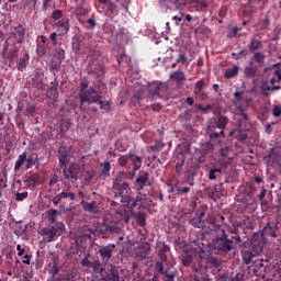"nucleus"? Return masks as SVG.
Listing matches in <instances>:
<instances>
[{
	"mask_svg": "<svg viewBox=\"0 0 281 281\" xmlns=\"http://www.w3.org/2000/svg\"><path fill=\"white\" fill-rule=\"evenodd\" d=\"M79 109L80 111H85V104H100V109L102 111H110L111 101L104 102L102 100V91L95 89L94 87H89V81L87 79H82L79 83Z\"/></svg>",
	"mask_w": 281,
	"mask_h": 281,
	"instance_id": "nucleus-1",
	"label": "nucleus"
},
{
	"mask_svg": "<svg viewBox=\"0 0 281 281\" xmlns=\"http://www.w3.org/2000/svg\"><path fill=\"white\" fill-rule=\"evenodd\" d=\"M215 235L216 237L212 240V245L217 256H227V254L236 247V243H240V236L237 235L229 238V235H226L221 226L216 227ZM234 240H236V243H234Z\"/></svg>",
	"mask_w": 281,
	"mask_h": 281,
	"instance_id": "nucleus-2",
	"label": "nucleus"
},
{
	"mask_svg": "<svg viewBox=\"0 0 281 281\" xmlns=\"http://www.w3.org/2000/svg\"><path fill=\"white\" fill-rule=\"evenodd\" d=\"M124 179H131L128 172L119 171L115 178L112 180V191L115 199H119L121 203L131 204V194H133V190L131 189V184Z\"/></svg>",
	"mask_w": 281,
	"mask_h": 281,
	"instance_id": "nucleus-3",
	"label": "nucleus"
},
{
	"mask_svg": "<svg viewBox=\"0 0 281 281\" xmlns=\"http://www.w3.org/2000/svg\"><path fill=\"white\" fill-rule=\"evenodd\" d=\"M65 232V224L63 222H57L56 224H49L40 231L41 236L46 240V243H54L56 238H60V235Z\"/></svg>",
	"mask_w": 281,
	"mask_h": 281,
	"instance_id": "nucleus-4",
	"label": "nucleus"
},
{
	"mask_svg": "<svg viewBox=\"0 0 281 281\" xmlns=\"http://www.w3.org/2000/svg\"><path fill=\"white\" fill-rule=\"evenodd\" d=\"M268 267L269 257L257 256L248 269L249 271H252L254 276L257 278H265Z\"/></svg>",
	"mask_w": 281,
	"mask_h": 281,
	"instance_id": "nucleus-5",
	"label": "nucleus"
},
{
	"mask_svg": "<svg viewBox=\"0 0 281 281\" xmlns=\"http://www.w3.org/2000/svg\"><path fill=\"white\" fill-rule=\"evenodd\" d=\"M64 178L76 183L82 177V167L79 164H71L69 167L64 168Z\"/></svg>",
	"mask_w": 281,
	"mask_h": 281,
	"instance_id": "nucleus-6",
	"label": "nucleus"
},
{
	"mask_svg": "<svg viewBox=\"0 0 281 281\" xmlns=\"http://www.w3.org/2000/svg\"><path fill=\"white\" fill-rule=\"evenodd\" d=\"M90 11L91 10L89 9V3H87V1L82 0L81 3L77 4L75 9V16L81 25L87 23V16H89Z\"/></svg>",
	"mask_w": 281,
	"mask_h": 281,
	"instance_id": "nucleus-7",
	"label": "nucleus"
},
{
	"mask_svg": "<svg viewBox=\"0 0 281 281\" xmlns=\"http://www.w3.org/2000/svg\"><path fill=\"white\" fill-rule=\"evenodd\" d=\"M277 225H271L270 223H267L266 227L261 232L255 233L252 238H256V236H260L261 240L263 243H267L269 238H277Z\"/></svg>",
	"mask_w": 281,
	"mask_h": 281,
	"instance_id": "nucleus-8",
	"label": "nucleus"
},
{
	"mask_svg": "<svg viewBox=\"0 0 281 281\" xmlns=\"http://www.w3.org/2000/svg\"><path fill=\"white\" fill-rule=\"evenodd\" d=\"M13 48L9 49L5 55H2V59L4 65L8 67H12V63H16L19 60V52H21V46H18L19 43L12 42Z\"/></svg>",
	"mask_w": 281,
	"mask_h": 281,
	"instance_id": "nucleus-9",
	"label": "nucleus"
},
{
	"mask_svg": "<svg viewBox=\"0 0 281 281\" xmlns=\"http://www.w3.org/2000/svg\"><path fill=\"white\" fill-rule=\"evenodd\" d=\"M150 175L146 171H139L134 186L136 188V192H142V190H144V188H146V186H148V188H150V186H153V182H150Z\"/></svg>",
	"mask_w": 281,
	"mask_h": 281,
	"instance_id": "nucleus-10",
	"label": "nucleus"
},
{
	"mask_svg": "<svg viewBox=\"0 0 281 281\" xmlns=\"http://www.w3.org/2000/svg\"><path fill=\"white\" fill-rule=\"evenodd\" d=\"M103 227L109 234H120L122 232V227H124V223H122V215L119 220L105 221L103 223Z\"/></svg>",
	"mask_w": 281,
	"mask_h": 281,
	"instance_id": "nucleus-11",
	"label": "nucleus"
},
{
	"mask_svg": "<svg viewBox=\"0 0 281 281\" xmlns=\"http://www.w3.org/2000/svg\"><path fill=\"white\" fill-rule=\"evenodd\" d=\"M166 91V85L162 82L154 81L149 83V98L151 100H159V98H164L161 93Z\"/></svg>",
	"mask_w": 281,
	"mask_h": 281,
	"instance_id": "nucleus-12",
	"label": "nucleus"
},
{
	"mask_svg": "<svg viewBox=\"0 0 281 281\" xmlns=\"http://www.w3.org/2000/svg\"><path fill=\"white\" fill-rule=\"evenodd\" d=\"M159 3L162 5V10L165 12H172V10H179V8H183L188 0H160Z\"/></svg>",
	"mask_w": 281,
	"mask_h": 281,
	"instance_id": "nucleus-13",
	"label": "nucleus"
},
{
	"mask_svg": "<svg viewBox=\"0 0 281 281\" xmlns=\"http://www.w3.org/2000/svg\"><path fill=\"white\" fill-rule=\"evenodd\" d=\"M128 157L133 166V171H125V172H127V177H130V179H133V177H135V172L142 169L143 160L140 156H137L133 153H128Z\"/></svg>",
	"mask_w": 281,
	"mask_h": 281,
	"instance_id": "nucleus-14",
	"label": "nucleus"
},
{
	"mask_svg": "<svg viewBox=\"0 0 281 281\" xmlns=\"http://www.w3.org/2000/svg\"><path fill=\"white\" fill-rule=\"evenodd\" d=\"M9 38H13L12 43H18L21 45L23 43V40L25 38V27H23V24H19L14 27V32H11L9 34Z\"/></svg>",
	"mask_w": 281,
	"mask_h": 281,
	"instance_id": "nucleus-15",
	"label": "nucleus"
},
{
	"mask_svg": "<svg viewBox=\"0 0 281 281\" xmlns=\"http://www.w3.org/2000/svg\"><path fill=\"white\" fill-rule=\"evenodd\" d=\"M113 251H115V245L111 244L108 246H102L99 250L98 254L101 256V259L103 262H109L111 258H113Z\"/></svg>",
	"mask_w": 281,
	"mask_h": 281,
	"instance_id": "nucleus-16",
	"label": "nucleus"
},
{
	"mask_svg": "<svg viewBox=\"0 0 281 281\" xmlns=\"http://www.w3.org/2000/svg\"><path fill=\"white\" fill-rule=\"evenodd\" d=\"M205 216V209L204 206H201L199 210V214H196L193 218L189 221V223L192 225V227H196L198 229H201L205 226V222L203 221V217Z\"/></svg>",
	"mask_w": 281,
	"mask_h": 281,
	"instance_id": "nucleus-17",
	"label": "nucleus"
},
{
	"mask_svg": "<svg viewBox=\"0 0 281 281\" xmlns=\"http://www.w3.org/2000/svg\"><path fill=\"white\" fill-rule=\"evenodd\" d=\"M80 205L82 206V210L89 214H100V206H98V202L95 201L87 202L82 200Z\"/></svg>",
	"mask_w": 281,
	"mask_h": 281,
	"instance_id": "nucleus-18",
	"label": "nucleus"
},
{
	"mask_svg": "<svg viewBox=\"0 0 281 281\" xmlns=\"http://www.w3.org/2000/svg\"><path fill=\"white\" fill-rule=\"evenodd\" d=\"M100 167L102 169L99 173V179H108V177H111V161L106 160L104 162H101Z\"/></svg>",
	"mask_w": 281,
	"mask_h": 281,
	"instance_id": "nucleus-19",
	"label": "nucleus"
},
{
	"mask_svg": "<svg viewBox=\"0 0 281 281\" xmlns=\"http://www.w3.org/2000/svg\"><path fill=\"white\" fill-rule=\"evenodd\" d=\"M169 78L177 85H183V82H186V72H183V70H176L170 74Z\"/></svg>",
	"mask_w": 281,
	"mask_h": 281,
	"instance_id": "nucleus-20",
	"label": "nucleus"
},
{
	"mask_svg": "<svg viewBox=\"0 0 281 281\" xmlns=\"http://www.w3.org/2000/svg\"><path fill=\"white\" fill-rule=\"evenodd\" d=\"M241 258H243L244 265H246L249 269V266L254 263V261L256 260V258H258V256H256L252 251L244 250L241 252Z\"/></svg>",
	"mask_w": 281,
	"mask_h": 281,
	"instance_id": "nucleus-21",
	"label": "nucleus"
},
{
	"mask_svg": "<svg viewBox=\"0 0 281 281\" xmlns=\"http://www.w3.org/2000/svg\"><path fill=\"white\" fill-rule=\"evenodd\" d=\"M237 124L239 128H243V126H247L249 124V115L243 111V108H239V113H237Z\"/></svg>",
	"mask_w": 281,
	"mask_h": 281,
	"instance_id": "nucleus-22",
	"label": "nucleus"
},
{
	"mask_svg": "<svg viewBox=\"0 0 281 281\" xmlns=\"http://www.w3.org/2000/svg\"><path fill=\"white\" fill-rule=\"evenodd\" d=\"M146 195L142 194V191H137L136 198L131 195V203H125V205H131V207H139L142 206V201H144Z\"/></svg>",
	"mask_w": 281,
	"mask_h": 281,
	"instance_id": "nucleus-23",
	"label": "nucleus"
},
{
	"mask_svg": "<svg viewBox=\"0 0 281 281\" xmlns=\"http://www.w3.org/2000/svg\"><path fill=\"white\" fill-rule=\"evenodd\" d=\"M58 159L61 168H67V165L69 164V153L65 149H58Z\"/></svg>",
	"mask_w": 281,
	"mask_h": 281,
	"instance_id": "nucleus-24",
	"label": "nucleus"
},
{
	"mask_svg": "<svg viewBox=\"0 0 281 281\" xmlns=\"http://www.w3.org/2000/svg\"><path fill=\"white\" fill-rule=\"evenodd\" d=\"M234 161V158H221L218 160V170L220 172H227V169L229 168V165Z\"/></svg>",
	"mask_w": 281,
	"mask_h": 281,
	"instance_id": "nucleus-25",
	"label": "nucleus"
},
{
	"mask_svg": "<svg viewBox=\"0 0 281 281\" xmlns=\"http://www.w3.org/2000/svg\"><path fill=\"white\" fill-rule=\"evenodd\" d=\"M193 280L194 281H210V279H207V274L205 273V270L202 268H198L194 270Z\"/></svg>",
	"mask_w": 281,
	"mask_h": 281,
	"instance_id": "nucleus-26",
	"label": "nucleus"
},
{
	"mask_svg": "<svg viewBox=\"0 0 281 281\" xmlns=\"http://www.w3.org/2000/svg\"><path fill=\"white\" fill-rule=\"evenodd\" d=\"M86 54H88V56H93V58H99L100 48L98 47V44L94 42V44L88 45Z\"/></svg>",
	"mask_w": 281,
	"mask_h": 281,
	"instance_id": "nucleus-27",
	"label": "nucleus"
},
{
	"mask_svg": "<svg viewBox=\"0 0 281 281\" xmlns=\"http://www.w3.org/2000/svg\"><path fill=\"white\" fill-rule=\"evenodd\" d=\"M190 3L195 8L196 12H203L207 8L205 0H191Z\"/></svg>",
	"mask_w": 281,
	"mask_h": 281,
	"instance_id": "nucleus-28",
	"label": "nucleus"
},
{
	"mask_svg": "<svg viewBox=\"0 0 281 281\" xmlns=\"http://www.w3.org/2000/svg\"><path fill=\"white\" fill-rule=\"evenodd\" d=\"M89 74L97 76L99 82H102V78H104V66L97 65L93 70H90Z\"/></svg>",
	"mask_w": 281,
	"mask_h": 281,
	"instance_id": "nucleus-29",
	"label": "nucleus"
},
{
	"mask_svg": "<svg viewBox=\"0 0 281 281\" xmlns=\"http://www.w3.org/2000/svg\"><path fill=\"white\" fill-rule=\"evenodd\" d=\"M148 254H150V247L148 245H139L137 256L142 258V260H146L148 258Z\"/></svg>",
	"mask_w": 281,
	"mask_h": 281,
	"instance_id": "nucleus-30",
	"label": "nucleus"
},
{
	"mask_svg": "<svg viewBox=\"0 0 281 281\" xmlns=\"http://www.w3.org/2000/svg\"><path fill=\"white\" fill-rule=\"evenodd\" d=\"M57 27H59V32H61V34H67V32H69V19L63 18L59 20L57 22Z\"/></svg>",
	"mask_w": 281,
	"mask_h": 281,
	"instance_id": "nucleus-31",
	"label": "nucleus"
},
{
	"mask_svg": "<svg viewBox=\"0 0 281 281\" xmlns=\"http://www.w3.org/2000/svg\"><path fill=\"white\" fill-rule=\"evenodd\" d=\"M215 122H217V126L220 131H225V128L227 127V124H229V119H227V116L225 115H218L215 119Z\"/></svg>",
	"mask_w": 281,
	"mask_h": 281,
	"instance_id": "nucleus-32",
	"label": "nucleus"
},
{
	"mask_svg": "<svg viewBox=\"0 0 281 281\" xmlns=\"http://www.w3.org/2000/svg\"><path fill=\"white\" fill-rule=\"evenodd\" d=\"M27 63H30V54H27V52H25L23 54V58L19 60L18 63V70L19 71H23L25 69V67H27Z\"/></svg>",
	"mask_w": 281,
	"mask_h": 281,
	"instance_id": "nucleus-33",
	"label": "nucleus"
},
{
	"mask_svg": "<svg viewBox=\"0 0 281 281\" xmlns=\"http://www.w3.org/2000/svg\"><path fill=\"white\" fill-rule=\"evenodd\" d=\"M26 160H27V153L24 151L22 155L18 157V160L15 161V165H14V171L19 172V170H21V167L23 166V164H25Z\"/></svg>",
	"mask_w": 281,
	"mask_h": 281,
	"instance_id": "nucleus-34",
	"label": "nucleus"
},
{
	"mask_svg": "<svg viewBox=\"0 0 281 281\" xmlns=\"http://www.w3.org/2000/svg\"><path fill=\"white\" fill-rule=\"evenodd\" d=\"M249 52H258V49H262V42L260 40L252 38L248 45Z\"/></svg>",
	"mask_w": 281,
	"mask_h": 281,
	"instance_id": "nucleus-35",
	"label": "nucleus"
},
{
	"mask_svg": "<svg viewBox=\"0 0 281 281\" xmlns=\"http://www.w3.org/2000/svg\"><path fill=\"white\" fill-rule=\"evenodd\" d=\"M31 80L35 89H43V77L40 72H35Z\"/></svg>",
	"mask_w": 281,
	"mask_h": 281,
	"instance_id": "nucleus-36",
	"label": "nucleus"
},
{
	"mask_svg": "<svg viewBox=\"0 0 281 281\" xmlns=\"http://www.w3.org/2000/svg\"><path fill=\"white\" fill-rule=\"evenodd\" d=\"M218 175H223L218 167L211 168L207 173V179L214 181L215 179H218Z\"/></svg>",
	"mask_w": 281,
	"mask_h": 281,
	"instance_id": "nucleus-37",
	"label": "nucleus"
},
{
	"mask_svg": "<svg viewBox=\"0 0 281 281\" xmlns=\"http://www.w3.org/2000/svg\"><path fill=\"white\" fill-rule=\"evenodd\" d=\"M240 70V67L238 66H234L233 68H228L226 71H225V78L227 80L234 78L235 76H238V71Z\"/></svg>",
	"mask_w": 281,
	"mask_h": 281,
	"instance_id": "nucleus-38",
	"label": "nucleus"
},
{
	"mask_svg": "<svg viewBox=\"0 0 281 281\" xmlns=\"http://www.w3.org/2000/svg\"><path fill=\"white\" fill-rule=\"evenodd\" d=\"M47 216H48V221H49V225H56V217L58 216V210L55 209H49L47 211Z\"/></svg>",
	"mask_w": 281,
	"mask_h": 281,
	"instance_id": "nucleus-39",
	"label": "nucleus"
},
{
	"mask_svg": "<svg viewBox=\"0 0 281 281\" xmlns=\"http://www.w3.org/2000/svg\"><path fill=\"white\" fill-rule=\"evenodd\" d=\"M59 195L61 196V201L63 200H67V201H76V193L71 192V191H67V190H63Z\"/></svg>",
	"mask_w": 281,
	"mask_h": 281,
	"instance_id": "nucleus-40",
	"label": "nucleus"
},
{
	"mask_svg": "<svg viewBox=\"0 0 281 281\" xmlns=\"http://www.w3.org/2000/svg\"><path fill=\"white\" fill-rule=\"evenodd\" d=\"M252 60L259 65V67H265V54L256 52L252 56Z\"/></svg>",
	"mask_w": 281,
	"mask_h": 281,
	"instance_id": "nucleus-41",
	"label": "nucleus"
},
{
	"mask_svg": "<svg viewBox=\"0 0 281 281\" xmlns=\"http://www.w3.org/2000/svg\"><path fill=\"white\" fill-rule=\"evenodd\" d=\"M256 74H258V68L249 66L244 68V75L246 76V78H256Z\"/></svg>",
	"mask_w": 281,
	"mask_h": 281,
	"instance_id": "nucleus-42",
	"label": "nucleus"
},
{
	"mask_svg": "<svg viewBox=\"0 0 281 281\" xmlns=\"http://www.w3.org/2000/svg\"><path fill=\"white\" fill-rule=\"evenodd\" d=\"M38 175H36V173H33V175H30L27 178H26V180H25V183H26V186H29V187H34V186H36V183H38Z\"/></svg>",
	"mask_w": 281,
	"mask_h": 281,
	"instance_id": "nucleus-43",
	"label": "nucleus"
},
{
	"mask_svg": "<svg viewBox=\"0 0 281 281\" xmlns=\"http://www.w3.org/2000/svg\"><path fill=\"white\" fill-rule=\"evenodd\" d=\"M235 133H237L236 138L238 142H245L247 139V133L243 132V130L231 131L229 135H235Z\"/></svg>",
	"mask_w": 281,
	"mask_h": 281,
	"instance_id": "nucleus-44",
	"label": "nucleus"
},
{
	"mask_svg": "<svg viewBox=\"0 0 281 281\" xmlns=\"http://www.w3.org/2000/svg\"><path fill=\"white\" fill-rule=\"evenodd\" d=\"M90 269H92L94 273H102L104 271V268L102 267L100 260H94Z\"/></svg>",
	"mask_w": 281,
	"mask_h": 281,
	"instance_id": "nucleus-45",
	"label": "nucleus"
},
{
	"mask_svg": "<svg viewBox=\"0 0 281 281\" xmlns=\"http://www.w3.org/2000/svg\"><path fill=\"white\" fill-rule=\"evenodd\" d=\"M128 159H130L128 154L120 155V157L117 158L119 166H121V168H126L128 166Z\"/></svg>",
	"mask_w": 281,
	"mask_h": 281,
	"instance_id": "nucleus-46",
	"label": "nucleus"
},
{
	"mask_svg": "<svg viewBox=\"0 0 281 281\" xmlns=\"http://www.w3.org/2000/svg\"><path fill=\"white\" fill-rule=\"evenodd\" d=\"M206 265L209 267H214L215 269H218V267H221V260H218L216 257H207Z\"/></svg>",
	"mask_w": 281,
	"mask_h": 281,
	"instance_id": "nucleus-47",
	"label": "nucleus"
},
{
	"mask_svg": "<svg viewBox=\"0 0 281 281\" xmlns=\"http://www.w3.org/2000/svg\"><path fill=\"white\" fill-rule=\"evenodd\" d=\"M229 153H232V148L229 146H225L220 149V156L222 159H232V157H229Z\"/></svg>",
	"mask_w": 281,
	"mask_h": 281,
	"instance_id": "nucleus-48",
	"label": "nucleus"
},
{
	"mask_svg": "<svg viewBox=\"0 0 281 281\" xmlns=\"http://www.w3.org/2000/svg\"><path fill=\"white\" fill-rule=\"evenodd\" d=\"M281 86H262L261 87V93H263V95H269V92L267 91H280Z\"/></svg>",
	"mask_w": 281,
	"mask_h": 281,
	"instance_id": "nucleus-49",
	"label": "nucleus"
},
{
	"mask_svg": "<svg viewBox=\"0 0 281 281\" xmlns=\"http://www.w3.org/2000/svg\"><path fill=\"white\" fill-rule=\"evenodd\" d=\"M136 223L139 225V227H144L146 225V214L138 212L136 214Z\"/></svg>",
	"mask_w": 281,
	"mask_h": 281,
	"instance_id": "nucleus-50",
	"label": "nucleus"
},
{
	"mask_svg": "<svg viewBox=\"0 0 281 281\" xmlns=\"http://www.w3.org/2000/svg\"><path fill=\"white\" fill-rule=\"evenodd\" d=\"M184 16L186 14L180 12L178 15L172 16V21H175L176 25H183L186 23Z\"/></svg>",
	"mask_w": 281,
	"mask_h": 281,
	"instance_id": "nucleus-51",
	"label": "nucleus"
},
{
	"mask_svg": "<svg viewBox=\"0 0 281 281\" xmlns=\"http://www.w3.org/2000/svg\"><path fill=\"white\" fill-rule=\"evenodd\" d=\"M268 164L276 161L278 159V154L276 153V147L271 148L268 156L265 158Z\"/></svg>",
	"mask_w": 281,
	"mask_h": 281,
	"instance_id": "nucleus-52",
	"label": "nucleus"
},
{
	"mask_svg": "<svg viewBox=\"0 0 281 281\" xmlns=\"http://www.w3.org/2000/svg\"><path fill=\"white\" fill-rule=\"evenodd\" d=\"M210 139H218L220 137H225V131L220 132H207Z\"/></svg>",
	"mask_w": 281,
	"mask_h": 281,
	"instance_id": "nucleus-53",
	"label": "nucleus"
},
{
	"mask_svg": "<svg viewBox=\"0 0 281 281\" xmlns=\"http://www.w3.org/2000/svg\"><path fill=\"white\" fill-rule=\"evenodd\" d=\"M243 100H245V98H243V92L236 91L234 93L233 104L238 105L240 102H243Z\"/></svg>",
	"mask_w": 281,
	"mask_h": 281,
	"instance_id": "nucleus-54",
	"label": "nucleus"
},
{
	"mask_svg": "<svg viewBox=\"0 0 281 281\" xmlns=\"http://www.w3.org/2000/svg\"><path fill=\"white\" fill-rule=\"evenodd\" d=\"M203 87H205V79H200L199 81H196L193 92L199 93L203 91Z\"/></svg>",
	"mask_w": 281,
	"mask_h": 281,
	"instance_id": "nucleus-55",
	"label": "nucleus"
},
{
	"mask_svg": "<svg viewBox=\"0 0 281 281\" xmlns=\"http://www.w3.org/2000/svg\"><path fill=\"white\" fill-rule=\"evenodd\" d=\"M49 69L52 71V74H54V76L56 77V74H58V71H60V64H58L56 61H52L49 64Z\"/></svg>",
	"mask_w": 281,
	"mask_h": 281,
	"instance_id": "nucleus-56",
	"label": "nucleus"
},
{
	"mask_svg": "<svg viewBox=\"0 0 281 281\" xmlns=\"http://www.w3.org/2000/svg\"><path fill=\"white\" fill-rule=\"evenodd\" d=\"M155 270L157 271V273H160V276H164V273H166V270H164V262L156 261Z\"/></svg>",
	"mask_w": 281,
	"mask_h": 281,
	"instance_id": "nucleus-57",
	"label": "nucleus"
},
{
	"mask_svg": "<svg viewBox=\"0 0 281 281\" xmlns=\"http://www.w3.org/2000/svg\"><path fill=\"white\" fill-rule=\"evenodd\" d=\"M55 57L57 58V60H59V63H63V60H65V49L58 48L56 50Z\"/></svg>",
	"mask_w": 281,
	"mask_h": 281,
	"instance_id": "nucleus-58",
	"label": "nucleus"
},
{
	"mask_svg": "<svg viewBox=\"0 0 281 281\" xmlns=\"http://www.w3.org/2000/svg\"><path fill=\"white\" fill-rule=\"evenodd\" d=\"M216 128H218V123L215 121V119H213L211 121V123L209 124L206 131H207V133H212V132L216 131Z\"/></svg>",
	"mask_w": 281,
	"mask_h": 281,
	"instance_id": "nucleus-59",
	"label": "nucleus"
},
{
	"mask_svg": "<svg viewBox=\"0 0 281 281\" xmlns=\"http://www.w3.org/2000/svg\"><path fill=\"white\" fill-rule=\"evenodd\" d=\"M27 196H29L27 191L18 192V193L15 194V201H25V199H27Z\"/></svg>",
	"mask_w": 281,
	"mask_h": 281,
	"instance_id": "nucleus-60",
	"label": "nucleus"
},
{
	"mask_svg": "<svg viewBox=\"0 0 281 281\" xmlns=\"http://www.w3.org/2000/svg\"><path fill=\"white\" fill-rule=\"evenodd\" d=\"M162 276L165 277V281H175V273H170L168 270H166Z\"/></svg>",
	"mask_w": 281,
	"mask_h": 281,
	"instance_id": "nucleus-61",
	"label": "nucleus"
},
{
	"mask_svg": "<svg viewBox=\"0 0 281 281\" xmlns=\"http://www.w3.org/2000/svg\"><path fill=\"white\" fill-rule=\"evenodd\" d=\"M231 281H245V274L243 272H238L231 279Z\"/></svg>",
	"mask_w": 281,
	"mask_h": 281,
	"instance_id": "nucleus-62",
	"label": "nucleus"
},
{
	"mask_svg": "<svg viewBox=\"0 0 281 281\" xmlns=\"http://www.w3.org/2000/svg\"><path fill=\"white\" fill-rule=\"evenodd\" d=\"M83 25H86L88 29L95 27V25H97L95 19H93V18L88 19Z\"/></svg>",
	"mask_w": 281,
	"mask_h": 281,
	"instance_id": "nucleus-63",
	"label": "nucleus"
},
{
	"mask_svg": "<svg viewBox=\"0 0 281 281\" xmlns=\"http://www.w3.org/2000/svg\"><path fill=\"white\" fill-rule=\"evenodd\" d=\"M272 115H273L274 117H280V115H281V106H280V105H276V106L273 108V110H272Z\"/></svg>",
	"mask_w": 281,
	"mask_h": 281,
	"instance_id": "nucleus-64",
	"label": "nucleus"
}]
</instances>
